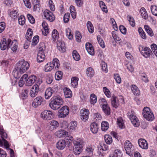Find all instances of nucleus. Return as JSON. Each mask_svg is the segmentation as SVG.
<instances>
[{"label": "nucleus", "mask_w": 157, "mask_h": 157, "mask_svg": "<svg viewBox=\"0 0 157 157\" xmlns=\"http://www.w3.org/2000/svg\"><path fill=\"white\" fill-rule=\"evenodd\" d=\"M30 64L29 63L24 59H21L18 61L16 65L12 72L14 77L19 78L21 75L27 71L29 68Z\"/></svg>", "instance_id": "1"}, {"label": "nucleus", "mask_w": 157, "mask_h": 157, "mask_svg": "<svg viewBox=\"0 0 157 157\" xmlns=\"http://www.w3.org/2000/svg\"><path fill=\"white\" fill-rule=\"evenodd\" d=\"M63 103V101L62 98L59 96H57L54 98L51 101L49 105L51 109L56 110L58 109Z\"/></svg>", "instance_id": "2"}, {"label": "nucleus", "mask_w": 157, "mask_h": 157, "mask_svg": "<svg viewBox=\"0 0 157 157\" xmlns=\"http://www.w3.org/2000/svg\"><path fill=\"white\" fill-rule=\"evenodd\" d=\"M74 146L73 149V152L75 155H79L82 151V145L83 144V140L80 139L77 140L73 141Z\"/></svg>", "instance_id": "3"}, {"label": "nucleus", "mask_w": 157, "mask_h": 157, "mask_svg": "<svg viewBox=\"0 0 157 157\" xmlns=\"http://www.w3.org/2000/svg\"><path fill=\"white\" fill-rule=\"evenodd\" d=\"M142 114L144 117L148 121H152L154 119L153 114L148 107H144Z\"/></svg>", "instance_id": "4"}, {"label": "nucleus", "mask_w": 157, "mask_h": 157, "mask_svg": "<svg viewBox=\"0 0 157 157\" xmlns=\"http://www.w3.org/2000/svg\"><path fill=\"white\" fill-rule=\"evenodd\" d=\"M54 117V113L50 110H44L41 113L40 117L44 120H50Z\"/></svg>", "instance_id": "5"}, {"label": "nucleus", "mask_w": 157, "mask_h": 157, "mask_svg": "<svg viewBox=\"0 0 157 157\" xmlns=\"http://www.w3.org/2000/svg\"><path fill=\"white\" fill-rule=\"evenodd\" d=\"M127 114L133 125L135 127H138L140 125V122L138 118L135 115L134 112L132 111H129Z\"/></svg>", "instance_id": "6"}, {"label": "nucleus", "mask_w": 157, "mask_h": 157, "mask_svg": "<svg viewBox=\"0 0 157 157\" xmlns=\"http://www.w3.org/2000/svg\"><path fill=\"white\" fill-rule=\"evenodd\" d=\"M99 104L102 106V108L104 113L106 115H109L110 114V109L108 105L107 102L103 98L100 100Z\"/></svg>", "instance_id": "7"}, {"label": "nucleus", "mask_w": 157, "mask_h": 157, "mask_svg": "<svg viewBox=\"0 0 157 157\" xmlns=\"http://www.w3.org/2000/svg\"><path fill=\"white\" fill-rule=\"evenodd\" d=\"M44 18H45L50 22L53 21L55 19V17L52 12L48 10H44L42 14Z\"/></svg>", "instance_id": "8"}, {"label": "nucleus", "mask_w": 157, "mask_h": 157, "mask_svg": "<svg viewBox=\"0 0 157 157\" xmlns=\"http://www.w3.org/2000/svg\"><path fill=\"white\" fill-rule=\"evenodd\" d=\"M12 40L10 39H8L7 40L5 38L1 40L0 43L1 50H4L6 49H8L10 47V44Z\"/></svg>", "instance_id": "9"}, {"label": "nucleus", "mask_w": 157, "mask_h": 157, "mask_svg": "<svg viewBox=\"0 0 157 157\" xmlns=\"http://www.w3.org/2000/svg\"><path fill=\"white\" fill-rule=\"evenodd\" d=\"M69 112V109L67 106H63L59 110L58 116L59 118H64L68 114Z\"/></svg>", "instance_id": "10"}, {"label": "nucleus", "mask_w": 157, "mask_h": 157, "mask_svg": "<svg viewBox=\"0 0 157 157\" xmlns=\"http://www.w3.org/2000/svg\"><path fill=\"white\" fill-rule=\"evenodd\" d=\"M90 112L88 109L83 108L80 111V116L81 119L84 121H86L89 118Z\"/></svg>", "instance_id": "11"}, {"label": "nucleus", "mask_w": 157, "mask_h": 157, "mask_svg": "<svg viewBox=\"0 0 157 157\" xmlns=\"http://www.w3.org/2000/svg\"><path fill=\"white\" fill-rule=\"evenodd\" d=\"M132 145L129 140H126L124 144V147L126 153L128 155L131 156L132 155L133 153H132Z\"/></svg>", "instance_id": "12"}, {"label": "nucleus", "mask_w": 157, "mask_h": 157, "mask_svg": "<svg viewBox=\"0 0 157 157\" xmlns=\"http://www.w3.org/2000/svg\"><path fill=\"white\" fill-rule=\"evenodd\" d=\"M45 50V45L43 42L40 44V63L43 62L45 59V56L44 53Z\"/></svg>", "instance_id": "13"}, {"label": "nucleus", "mask_w": 157, "mask_h": 157, "mask_svg": "<svg viewBox=\"0 0 157 157\" xmlns=\"http://www.w3.org/2000/svg\"><path fill=\"white\" fill-rule=\"evenodd\" d=\"M59 126V123L55 120L52 121L48 123V128L51 131L56 129Z\"/></svg>", "instance_id": "14"}, {"label": "nucleus", "mask_w": 157, "mask_h": 157, "mask_svg": "<svg viewBox=\"0 0 157 157\" xmlns=\"http://www.w3.org/2000/svg\"><path fill=\"white\" fill-rule=\"evenodd\" d=\"M142 49L140 51L139 48V50L141 54L145 58H147L150 56L151 51L149 48L145 47L142 48Z\"/></svg>", "instance_id": "15"}, {"label": "nucleus", "mask_w": 157, "mask_h": 157, "mask_svg": "<svg viewBox=\"0 0 157 157\" xmlns=\"http://www.w3.org/2000/svg\"><path fill=\"white\" fill-rule=\"evenodd\" d=\"M36 80V77L34 75H32L28 78V76L27 77V79H25V85L31 86L34 84Z\"/></svg>", "instance_id": "16"}, {"label": "nucleus", "mask_w": 157, "mask_h": 157, "mask_svg": "<svg viewBox=\"0 0 157 157\" xmlns=\"http://www.w3.org/2000/svg\"><path fill=\"white\" fill-rule=\"evenodd\" d=\"M39 90V86L37 84L34 85L31 88L30 95L32 97H34L37 94Z\"/></svg>", "instance_id": "17"}, {"label": "nucleus", "mask_w": 157, "mask_h": 157, "mask_svg": "<svg viewBox=\"0 0 157 157\" xmlns=\"http://www.w3.org/2000/svg\"><path fill=\"white\" fill-rule=\"evenodd\" d=\"M42 26L43 28V29H41L42 34L46 36L49 33V29L48 24L45 21H43L42 23Z\"/></svg>", "instance_id": "18"}, {"label": "nucleus", "mask_w": 157, "mask_h": 157, "mask_svg": "<svg viewBox=\"0 0 157 157\" xmlns=\"http://www.w3.org/2000/svg\"><path fill=\"white\" fill-rule=\"evenodd\" d=\"M139 146L142 148L147 149L148 147V144L147 141L144 139H140L138 140Z\"/></svg>", "instance_id": "19"}, {"label": "nucleus", "mask_w": 157, "mask_h": 157, "mask_svg": "<svg viewBox=\"0 0 157 157\" xmlns=\"http://www.w3.org/2000/svg\"><path fill=\"white\" fill-rule=\"evenodd\" d=\"M8 13L9 16L13 20L16 19L19 15L18 11L14 9L9 10L8 11Z\"/></svg>", "instance_id": "20"}, {"label": "nucleus", "mask_w": 157, "mask_h": 157, "mask_svg": "<svg viewBox=\"0 0 157 157\" xmlns=\"http://www.w3.org/2000/svg\"><path fill=\"white\" fill-rule=\"evenodd\" d=\"M66 143L64 140H60L56 144V147L59 150H62L65 147Z\"/></svg>", "instance_id": "21"}, {"label": "nucleus", "mask_w": 157, "mask_h": 157, "mask_svg": "<svg viewBox=\"0 0 157 157\" xmlns=\"http://www.w3.org/2000/svg\"><path fill=\"white\" fill-rule=\"evenodd\" d=\"M111 103L112 106L115 108H117L119 105V101L118 98L113 95L111 98Z\"/></svg>", "instance_id": "22"}, {"label": "nucleus", "mask_w": 157, "mask_h": 157, "mask_svg": "<svg viewBox=\"0 0 157 157\" xmlns=\"http://www.w3.org/2000/svg\"><path fill=\"white\" fill-rule=\"evenodd\" d=\"M85 46L88 52L91 55H94V51L91 44L89 43H87Z\"/></svg>", "instance_id": "23"}, {"label": "nucleus", "mask_w": 157, "mask_h": 157, "mask_svg": "<svg viewBox=\"0 0 157 157\" xmlns=\"http://www.w3.org/2000/svg\"><path fill=\"white\" fill-rule=\"evenodd\" d=\"M68 134V132L64 130H59L55 133V135L59 138L64 137Z\"/></svg>", "instance_id": "24"}, {"label": "nucleus", "mask_w": 157, "mask_h": 157, "mask_svg": "<svg viewBox=\"0 0 157 157\" xmlns=\"http://www.w3.org/2000/svg\"><path fill=\"white\" fill-rule=\"evenodd\" d=\"M77 125V123L76 121H71L69 125L68 130L70 132L74 131L76 130Z\"/></svg>", "instance_id": "25"}, {"label": "nucleus", "mask_w": 157, "mask_h": 157, "mask_svg": "<svg viewBox=\"0 0 157 157\" xmlns=\"http://www.w3.org/2000/svg\"><path fill=\"white\" fill-rule=\"evenodd\" d=\"M63 93L65 98H71L72 97V91L68 88L65 87L63 89Z\"/></svg>", "instance_id": "26"}, {"label": "nucleus", "mask_w": 157, "mask_h": 157, "mask_svg": "<svg viewBox=\"0 0 157 157\" xmlns=\"http://www.w3.org/2000/svg\"><path fill=\"white\" fill-rule=\"evenodd\" d=\"M86 73L88 77L91 78L94 75V71L92 68L89 67L86 69Z\"/></svg>", "instance_id": "27"}, {"label": "nucleus", "mask_w": 157, "mask_h": 157, "mask_svg": "<svg viewBox=\"0 0 157 157\" xmlns=\"http://www.w3.org/2000/svg\"><path fill=\"white\" fill-rule=\"evenodd\" d=\"M57 48L60 51L63 52L65 51V44L63 42L58 41L57 43Z\"/></svg>", "instance_id": "28"}, {"label": "nucleus", "mask_w": 157, "mask_h": 157, "mask_svg": "<svg viewBox=\"0 0 157 157\" xmlns=\"http://www.w3.org/2000/svg\"><path fill=\"white\" fill-rule=\"evenodd\" d=\"M51 64L54 69L56 70L59 69L60 66L59 62V60L57 58L53 59L52 62L51 63Z\"/></svg>", "instance_id": "29"}, {"label": "nucleus", "mask_w": 157, "mask_h": 157, "mask_svg": "<svg viewBox=\"0 0 157 157\" xmlns=\"http://www.w3.org/2000/svg\"><path fill=\"white\" fill-rule=\"evenodd\" d=\"M52 37L53 41L56 42L59 38V33L58 31L55 29L53 30L52 33Z\"/></svg>", "instance_id": "30"}, {"label": "nucleus", "mask_w": 157, "mask_h": 157, "mask_svg": "<svg viewBox=\"0 0 157 157\" xmlns=\"http://www.w3.org/2000/svg\"><path fill=\"white\" fill-rule=\"evenodd\" d=\"M98 124L95 123H93L90 125V130L93 133H96L98 131Z\"/></svg>", "instance_id": "31"}, {"label": "nucleus", "mask_w": 157, "mask_h": 157, "mask_svg": "<svg viewBox=\"0 0 157 157\" xmlns=\"http://www.w3.org/2000/svg\"><path fill=\"white\" fill-rule=\"evenodd\" d=\"M131 89L133 93L136 96H139L140 94V91L138 87L136 85H133L131 86Z\"/></svg>", "instance_id": "32"}, {"label": "nucleus", "mask_w": 157, "mask_h": 157, "mask_svg": "<svg viewBox=\"0 0 157 157\" xmlns=\"http://www.w3.org/2000/svg\"><path fill=\"white\" fill-rule=\"evenodd\" d=\"M78 80V78L77 77H74L71 78V85L73 87H77Z\"/></svg>", "instance_id": "33"}, {"label": "nucleus", "mask_w": 157, "mask_h": 157, "mask_svg": "<svg viewBox=\"0 0 157 157\" xmlns=\"http://www.w3.org/2000/svg\"><path fill=\"white\" fill-rule=\"evenodd\" d=\"M33 32L32 30L31 29H29L26 33L25 35L26 38L27 40L31 41L32 37Z\"/></svg>", "instance_id": "34"}, {"label": "nucleus", "mask_w": 157, "mask_h": 157, "mask_svg": "<svg viewBox=\"0 0 157 157\" xmlns=\"http://www.w3.org/2000/svg\"><path fill=\"white\" fill-rule=\"evenodd\" d=\"M28 76V75L27 74H25L23 75L19 82L18 84L19 86L21 87L23 86L24 82H26L25 79H27Z\"/></svg>", "instance_id": "35"}, {"label": "nucleus", "mask_w": 157, "mask_h": 157, "mask_svg": "<svg viewBox=\"0 0 157 157\" xmlns=\"http://www.w3.org/2000/svg\"><path fill=\"white\" fill-rule=\"evenodd\" d=\"M141 16L145 19H147L148 18L147 13L144 7H142L140 11Z\"/></svg>", "instance_id": "36"}, {"label": "nucleus", "mask_w": 157, "mask_h": 157, "mask_svg": "<svg viewBox=\"0 0 157 157\" xmlns=\"http://www.w3.org/2000/svg\"><path fill=\"white\" fill-rule=\"evenodd\" d=\"M144 28L146 32L150 36L152 37L154 36V33L152 29L148 25H145Z\"/></svg>", "instance_id": "37"}, {"label": "nucleus", "mask_w": 157, "mask_h": 157, "mask_svg": "<svg viewBox=\"0 0 157 157\" xmlns=\"http://www.w3.org/2000/svg\"><path fill=\"white\" fill-rule=\"evenodd\" d=\"M99 4L102 11L106 13H107L108 12V10L105 3L102 1H99Z\"/></svg>", "instance_id": "38"}, {"label": "nucleus", "mask_w": 157, "mask_h": 157, "mask_svg": "<svg viewBox=\"0 0 157 157\" xmlns=\"http://www.w3.org/2000/svg\"><path fill=\"white\" fill-rule=\"evenodd\" d=\"M109 128V124L108 122L103 121L101 125V128L102 131H105L108 130Z\"/></svg>", "instance_id": "39"}, {"label": "nucleus", "mask_w": 157, "mask_h": 157, "mask_svg": "<svg viewBox=\"0 0 157 157\" xmlns=\"http://www.w3.org/2000/svg\"><path fill=\"white\" fill-rule=\"evenodd\" d=\"M104 138L106 143L108 144H110L113 142L112 136L109 135H105Z\"/></svg>", "instance_id": "40"}, {"label": "nucleus", "mask_w": 157, "mask_h": 157, "mask_svg": "<svg viewBox=\"0 0 157 157\" xmlns=\"http://www.w3.org/2000/svg\"><path fill=\"white\" fill-rule=\"evenodd\" d=\"M54 69L53 67L51 65V63L46 64L44 66V70L46 72L50 71Z\"/></svg>", "instance_id": "41"}, {"label": "nucleus", "mask_w": 157, "mask_h": 157, "mask_svg": "<svg viewBox=\"0 0 157 157\" xmlns=\"http://www.w3.org/2000/svg\"><path fill=\"white\" fill-rule=\"evenodd\" d=\"M52 90L50 88L47 89L45 92V96L46 99H48L52 95Z\"/></svg>", "instance_id": "42"}, {"label": "nucleus", "mask_w": 157, "mask_h": 157, "mask_svg": "<svg viewBox=\"0 0 157 157\" xmlns=\"http://www.w3.org/2000/svg\"><path fill=\"white\" fill-rule=\"evenodd\" d=\"M86 25L89 32L90 33H93L94 31V28L91 22L88 21L86 24Z\"/></svg>", "instance_id": "43"}, {"label": "nucleus", "mask_w": 157, "mask_h": 157, "mask_svg": "<svg viewBox=\"0 0 157 157\" xmlns=\"http://www.w3.org/2000/svg\"><path fill=\"white\" fill-rule=\"evenodd\" d=\"M63 77V73L60 71H58L55 73V78L57 80H61Z\"/></svg>", "instance_id": "44"}, {"label": "nucleus", "mask_w": 157, "mask_h": 157, "mask_svg": "<svg viewBox=\"0 0 157 157\" xmlns=\"http://www.w3.org/2000/svg\"><path fill=\"white\" fill-rule=\"evenodd\" d=\"M96 96L94 94H91L90 97V102L91 104L94 105L97 102Z\"/></svg>", "instance_id": "45"}, {"label": "nucleus", "mask_w": 157, "mask_h": 157, "mask_svg": "<svg viewBox=\"0 0 157 157\" xmlns=\"http://www.w3.org/2000/svg\"><path fill=\"white\" fill-rule=\"evenodd\" d=\"M117 124L118 126L121 128H124V125L123 120L121 117H119L117 118Z\"/></svg>", "instance_id": "46"}, {"label": "nucleus", "mask_w": 157, "mask_h": 157, "mask_svg": "<svg viewBox=\"0 0 157 157\" xmlns=\"http://www.w3.org/2000/svg\"><path fill=\"white\" fill-rule=\"evenodd\" d=\"M72 55L73 59L76 61H78L80 59V56L77 52L75 50H74L72 53Z\"/></svg>", "instance_id": "47"}, {"label": "nucleus", "mask_w": 157, "mask_h": 157, "mask_svg": "<svg viewBox=\"0 0 157 157\" xmlns=\"http://www.w3.org/2000/svg\"><path fill=\"white\" fill-rule=\"evenodd\" d=\"M66 36L70 40H71L73 38V35L71 33V29L67 28L65 29Z\"/></svg>", "instance_id": "48"}, {"label": "nucleus", "mask_w": 157, "mask_h": 157, "mask_svg": "<svg viewBox=\"0 0 157 157\" xmlns=\"http://www.w3.org/2000/svg\"><path fill=\"white\" fill-rule=\"evenodd\" d=\"M112 37L116 41H119L121 40L120 37H119L117 35V32L116 31H113L112 32Z\"/></svg>", "instance_id": "49"}, {"label": "nucleus", "mask_w": 157, "mask_h": 157, "mask_svg": "<svg viewBox=\"0 0 157 157\" xmlns=\"http://www.w3.org/2000/svg\"><path fill=\"white\" fill-rule=\"evenodd\" d=\"M112 155L114 157H122V153L120 150L117 149L114 151Z\"/></svg>", "instance_id": "50"}, {"label": "nucleus", "mask_w": 157, "mask_h": 157, "mask_svg": "<svg viewBox=\"0 0 157 157\" xmlns=\"http://www.w3.org/2000/svg\"><path fill=\"white\" fill-rule=\"evenodd\" d=\"M151 10L152 14L157 16V7L156 6L152 5L151 6Z\"/></svg>", "instance_id": "51"}, {"label": "nucleus", "mask_w": 157, "mask_h": 157, "mask_svg": "<svg viewBox=\"0 0 157 157\" xmlns=\"http://www.w3.org/2000/svg\"><path fill=\"white\" fill-rule=\"evenodd\" d=\"M0 134L2 140L7 138V134L4 130L3 128L0 127Z\"/></svg>", "instance_id": "52"}, {"label": "nucleus", "mask_w": 157, "mask_h": 157, "mask_svg": "<svg viewBox=\"0 0 157 157\" xmlns=\"http://www.w3.org/2000/svg\"><path fill=\"white\" fill-rule=\"evenodd\" d=\"M25 18L23 15H21L18 18L19 24L21 25H23L25 22Z\"/></svg>", "instance_id": "53"}, {"label": "nucleus", "mask_w": 157, "mask_h": 157, "mask_svg": "<svg viewBox=\"0 0 157 157\" xmlns=\"http://www.w3.org/2000/svg\"><path fill=\"white\" fill-rule=\"evenodd\" d=\"M32 2L34 5V11H35L37 8H39V0H32Z\"/></svg>", "instance_id": "54"}, {"label": "nucleus", "mask_w": 157, "mask_h": 157, "mask_svg": "<svg viewBox=\"0 0 157 157\" xmlns=\"http://www.w3.org/2000/svg\"><path fill=\"white\" fill-rule=\"evenodd\" d=\"M97 40L100 45L101 48H104L105 47L104 42L100 36H97Z\"/></svg>", "instance_id": "55"}, {"label": "nucleus", "mask_w": 157, "mask_h": 157, "mask_svg": "<svg viewBox=\"0 0 157 157\" xmlns=\"http://www.w3.org/2000/svg\"><path fill=\"white\" fill-rule=\"evenodd\" d=\"M29 90L27 89H25L22 91L21 96L23 97V99H25L28 97L29 94Z\"/></svg>", "instance_id": "56"}, {"label": "nucleus", "mask_w": 157, "mask_h": 157, "mask_svg": "<svg viewBox=\"0 0 157 157\" xmlns=\"http://www.w3.org/2000/svg\"><path fill=\"white\" fill-rule=\"evenodd\" d=\"M127 17L130 25L134 27L135 26V23L133 18L130 15H128Z\"/></svg>", "instance_id": "57"}, {"label": "nucleus", "mask_w": 157, "mask_h": 157, "mask_svg": "<svg viewBox=\"0 0 157 157\" xmlns=\"http://www.w3.org/2000/svg\"><path fill=\"white\" fill-rule=\"evenodd\" d=\"M39 40V37L38 36H35L33 38L32 45L33 46L36 45L38 43Z\"/></svg>", "instance_id": "58"}, {"label": "nucleus", "mask_w": 157, "mask_h": 157, "mask_svg": "<svg viewBox=\"0 0 157 157\" xmlns=\"http://www.w3.org/2000/svg\"><path fill=\"white\" fill-rule=\"evenodd\" d=\"M39 97H37L34 100L32 103V105L34 107L38 106L39 103Z\"/></svg>", "instance_id": "59"}, {"label": "nucleus", "mask_w": 157, "mask_h": 157, "mask_svg": "<svg viewBox=\"0 0 157 157\" xmlns=\"http://www.w3.org/2000/svg\"><path fill=\"white\" fill-rule=\"evenodd\" d=\"M151 47L152 51L157 57V45L153 44L151 45Z\"/></svg>", "instance_id": "60"}, {"label": "nucleus", "mask_w": 157, "mask_h": 157, "mask_svg": "<svg viewBox=\"0 0 157 157\" xmlns=\"http://www.w3.org/2000/svg\"><path fill=\"white\" fill-rule=\"evenodd\" d=\"M11 49L13 52L15 51L17 49V43H14L13 42H11L10 44Z\"/></svg>", "instance_id": "61"}, {"label": "nucleus", "mask_w": 157, "mask_h": 157, "mask_svg": "<svg viewBox=\"0 0 157 157\" xmlns=\"http://www.w3.org/2000/svg\"><path fill=\"white\" fill-rule=\"evenodd\" d=\"M114 78L117 83L120 84L121 82V79L120 76L118 74H114Z\"/></svg>", "instance_id": "62"}, {"label": "nucleus", "mask_w": 157, "mask_h": 157, "mask_svg": "<svg viewBox=\"0 0 157 157\" xmlns=\"http://www.w3.org/2000/svg\"><path fill=\"white\" fill-rule=\"evenodd\" d=\"M104 92L108 98L111 97V94L109 90L106 87H104L103 88Z\"/></svg>", "instance_id": "63"}, {"label": "nucleus", "mask_w": 157, "mask_h": 157, "mask_svg": "<svg viewBox=\"0 0 157 157\" xmlns=\"http://www.w3.org/2000/svg\"><path fill=\"white\" fill-rule=\"evenodd\" d=\"M76 40L77 42H80L81 41L82 36L81 33L79 31H77L75 33Z\"/></svg>", "instance_id": "64"}]
</instances>
